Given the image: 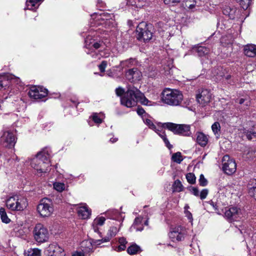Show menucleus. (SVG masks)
<instances>
[{"label":"nucleus","instance_id":"423d86ee","mask_svg":"<svg viewBox=\"0 0 256 256\" xmlns=\"http://www.w3.org/2000/svg\"><path fill=\"white\" fill-rule=\"evenodd\" d=\"M34 240L38 244H42L48 241L49 232L47 228L40 223L36 224L33 232Z\"/></svg>","mask_w":256,"mask_h":256},{"label":"nucleus","instance_id":"9d476101","mask_svg":"<svg viewBox=\"0 0 256 256\" xmlns=\"http://www.w3.org/2000/svg\"><path fill=\"white\" fill-rule=\"evenodd\" d=\"M102 42L96 38L95 37L88 36L85 39V47L88 50L86 52L88 54H92V57L99 58L93 49L97 50L102 46Z\"/></svg>","mask_w":256,"mask_h":256},{"label":"nucleus","instance_id":"ddd939ff","mask_svg":"<svg viewBox=\"0 0 256 256\" xmlns=\"http://www.w3.org/2000/svg\"><path fill=\"white\" fill-rule=\"evenodd\" d=\"M94 21L95 24L104 25L105 27L108 28L113 20L112 16L108 13L102 12L100 14H94L92 16Z\"/></svg>","mask_w":256,"mask_h":256},{"label":"nucleus","instance_id":"bb28decb","mask_svg":"<svg viewBox=\"0 0 256 256\" xmlns=\"http://www.w3.org/2000/svg\"><path fill=\"white\" fill-rule=\"evenodd\" d=\"M105 220V218L102 216L98 217L94 220L92 226L94 232H98V226H102Z\"/></svg>","mask_w":256,"mask_h":256},{"label":"nucleus","instance_id":"7c9ffc66","mask_svg":"<svg viewBox=\"0 0 256 256\" xmlns=\"http://www.w3.org/2000/svg\"><path fill=\"white\" fill-rule=\"evenodd\" d=\"M24 256H40V250L37 248H30L24 252Z\"/></svg>","mask_w":256,"mask_h":256},{"label":"nucleus","instance_id":"f3484780","mask_svg":"<svg viewBox=\"0 0 256 256\" xmlns=\"http://www.w3.org/2000/svg\"><path fill=\"white\" fill-rule=\"evenodd\" d=\"M186 230L181 226H176L172 228L169 233V236L173 242H179L184 240Z\"/></svg>","mask_w":256,"mask_h":256},{"label":"nucleus","instance_id":"20e7f679","mask_svg":"<svg viewBox=\"0 0 256 256\" xmlns=\"http://www.w3.org/2000/svg\"><path fill=\"white\" fill-rule=\"evenodd\" d=\"M162 94V102L169 106H180L183 100V95L181 92L176 89L166 88Z\"/></svg>","mask_w":256,"mask_h":256},{"label":"nucleus","instance_id":"39448f33","mask_svg":"<svg viewBox=\"0 0 256 256\" xmlns=\"http://www.w3.org/2000/svg\"><path fill=\"white\" fill-rule=\"evenodd\" d=\"M28 204L26 198L18 195L10 197L6 202V207L12 210H23L27 207Z\"/></svg>","mask_w":256,"mask_h":256},{"label":"nucleus","instance_id":"6e6552de","mask_svg":"<svg viewBox=\"0 0 256 256\" xmlns=\"http://www.w3.org/2000/svg\"><path fill=\"white\" fill-rule=\"evenodd\" d=\"M164 127H166L174 134L184 136H189L191 134L190 126L188 124H176L171 122L164 124Z\"/></svg>","mask_w":256,"mask_h":256},{"label":"nucleus","instance_id":"0e129e2a","mask_svg":"<svg viewBox=\"0 0 256 256\" xmlns=\"http://www.w3.org/2000/svg\"><path fill=\"white\" fill-rule=\"evenodd\" d=\"M126 248V246H125V245L122 246V245L120 244V246L116 248V250L117 252H120V251L124 250Z\"/></svg>","mask_w":256,"mask_h":256},{"label":"nucleus","instance_id":"6e6d98bb","mask_svg":"<svg viewBox=\"0 0 256 256\" xmlns=\"http://www.w3.org/2000/svg\"><path fill=\"white\" fill-rule=\"evenodd\" d=\"M244 103L246 106H248L250 105V101L249 100L240 98L239 101V104H242Z\"/></svg>","mask_w":256,"mask_h":256},{"label":"nucleus","instance_id":"b1692460","mask_svg":"<svg viewBox=\"0 0 256 256\" xmlns=\"http://www.w3.org/2000/svg\"><path fill=\"white\" fill-rule=\"evenodd\" d=\"M106 214L108 218L111 219L118 220L124 219L122 216L123 214L119 212L118 210H108Z\"/></svg>","mask_w":256,"mask_h":256},{"label":"nucleus","instance_id":"4468645a","mask_svg":"<svg viewBox=\"0 0 256 256\" xmlns=\"http://www.w3.org/2000/svg\"><path fill=\"white\" fill-rule=\"evenodd\" d=\"M222 170L228 174H234L236 169V164L233 158L228 155L224 156L222 160Z\"/></svg>","mask_w":256,"mask_h":256},{"label":"nucleus","instance_id":"ea45409f","mask_svg":"<svg viewBox=\"0 0 256 256\" xmlns=\"http://www.w3.org/2000/svg\"><path fill=\"white\" fill-rule=\"evenodd\" d=\"M212 130L214 134V135L216 136V137L218 138L220 136V124L218 122H215L212 126Z\"/></svg>","mask_w":256,"mask_h":256},{"label":"nucleus","instance_id":"a878e982","mask_svg":"<svg viewBox=\"0 0 256 256\" xmlns=\"http://www.w3.org/2000/svg\"><path fill=\"white\" fill-rule=\"evenodd\" d=\"M208 137L202 132H198L196 134V142L202 146H204L208 142Z\"/></svg>","mask_w":256,"mask_h":256},{"label":"nucleus","instance_id":"c03bdc74","mask_svg":"<svg viewBox=\"0 0 256 256\" xmlns=\"http://www.w3.org/2000/svg\"><path fill=\"white\" fill-rule=\"evenodd\" d=\"M210 204L218 214H220L223 212V208L220 206V203L216 202L214 204V202H212Z\"/></svg>","mask_w":256,"mask_h":256},{"label":"nucleus","instance_id":"a18cd8bd","mask_svg":"<svg viewBox=\"0 0 256 256\" xmlns=\"http://www.w3.org/2000/svg\"><path fill=\"white\" fill-rule=\"evenodd\" d=\"M243 9H247L250 5L251 0H236Z\"/></svg>","mask_w":256,"mask_h":256},{"label":"nucleus","instance_id":"0eeeda50","mask_svg":"<svg viewBox=\"0 0 256 256\" xmlns=\"http://www.w3.org/2000/svg\"><path fill=\"white\" fill-rule=\"evenodd\" d=\"M37 210L42 217L50 216L54 210L52 201L46 198L42 199L37 206Z\"/></svg>","mask_w":256,"mask_h":256},{"label":"nucleus","instance_id":"f03ea898","mask_svg":"<svg viewBox=\"0 0 256 256\" xmlns=\"http://www.w3.org/2000/svg\"><path fill=\"white\" fill-rule=\"evenodd\" d=\"M50 150L44 148L39 152L32 158H28L26 163L34 170L36 174L42 176L50 170Z\"/></svg>","mask_w":256,"mask_h":256},{"label":"nucleus","instance_id":"f704fd0d","mask_svg":"<svg viewBox=\"0 0 256 256\" xmlns=\"http://www.w3.org/2000/svg\"><path fill=\"white\" fill-rule=\"evenodd\" d=\"M54 188L58 192H62L66 188V186L63 182H54L53 184Z\"/></svg>","mask_w":256,"mask_h":256},{"label":"nucleus","instance_id":"de8ad7c7","mask_svg":"<svg viewBox=\"0 0 256 256\" xmlns=\"http://www.w3.org/2000/svg\"><path fill=\"white\" fill-rule=\"evenodd\" d=\"M188 182L190 184H194L196 182V176L192 173H188L186 176Z\"/></svg>","mask_w":256,"mask_h":256},{"label":"nucleus","instance_id":"393cba45","mask_svg":"<svg viewBox=\"0 0 256 256\" xmlns=\"http://www.w3.org/2000/svg\"><path fill=\"white\" fill-rule=\"evenodd\" d=\"M245 55L249 57L256 56V46L254 44H248L244 48Z\"/></svg>","mask_w":256,"mask_h":256},{"label":"nucleus","instance_id":"f8f14e48","mask_svg":"<svg viewBox=\"0 0 256 256\" xmlns=\"http://www.w3.org/2000/svg\"><path fill=\"white\" fill-rule=\"evenodd\" d=\"M0 144L8 148H13L16 142V138L14 132L10 130L4 131L0 138Z\"/></svg>","mask_w":256,"mask_h":256},{"label":"nucleus","instance_id":"6ab92c4d","mask_svg":"<svg viewBox=\"0 0 256 256\" xmlns=\"http://www.w3.org/2000/svg\"><path fill=\"white\" fill-rule=\"evenodd\" d=\"M211 94L208 90H202L196 96L198 102L202 106H205L210 100Z\"/></svg>","mask_w":256,"mask_h":256},{"label":"nucleus","instance_id":"dca6fc26","mask_svg":"<svg viewBox=\"0 0 256 256\" xmlns=\"http://www.w3.org/2000/svg\"><path fill=\"white\" fill-rule=\"evenodd\" d=\"M224 216L228 219L236 220L238 218L243 216L242 210L238 206L226 208Z\"/></svg>","mask_w":256,"mask_h":256},{"label":"nucleus","instance_id":"2eb2a0df","mask_svg":"<svg viewBox=\"0 0 256 256\" xmlns=\"http://www.w3.org/2000/svg\"><path fill=\"white\" fill-rule=\"evenodd\" d=\"M28 94L31 98L42 99L48 95V90L42 86H34L30 88Z\"/></svg>","mask_w":256,"mask_h":256},{"label":"nucleus","instance_id":"473e14b6","mask_svg":"<svg viewBox=\"0 0 256 256\" xmlns=\"http://www.w3.org/2000/svg\"><path fill=\"white\" fill-rule=\"evenodd\" d=\"M142 217H137L136 218L131 228H134L138 231L142 230H143V226L142 225H140L142 222Z\"/></svg>","mask_w":256,"mask_h":256},{"label":"nucleus","instance_id":"1a4fd4ad","mask_svg":"<svg viewBox=\"0 0 256 256\" xmlns=\"http://www.w3.org/2000/svg\"><path fill=\"white\" fill-rule=\"evenodd\" d=\"M144 122L150 128L154 130L162 138L166 146L170 150L172 146L170 144L168 140L166 137L164 132V125L161 126L160 124H154L152 121L148 118H146V120L144 119Z\"/></svg>","mask_w":256,"mask_h":256},{"label":"nucleus","instance_id":"603ef678","mask_svg":"<svg viewBox=\"0 0 256 256\" xmlns=\"http://www.w3.org/2000/svg\"><path fill=\"white\" fill-rule=\"evenodd\" d=\"M110 239L111 238L108 234H106V236L104 238L96 240V244H100L102 242H109Z\"/></svg>","mask_w":256,"mask_h":256},{"label":"nucleus","instance_id":"bf43d9fd","mask_svg":"<svg viewBox=\"0 0 256 256\" xmlns=\"http://www.w3.org/2000/svg\"><path fill=\"white\" fill-rule=\"evenodd\" d=\"M184 214L187 218L190 220V222H192L193 218L192 213L188 210H184Z\"/></svg>","mask_w":256,"mask_h":256},{"label":"nucleus","instance_id":"052dcab7","mask_svg":"<svg viewBox=\"0 0 256 256\" xmlns=\"http://www.w3.org/2000/svg\"><path fill=\"white\" fill-rule=\"evenodd\" d=\"M192 192L194 195L196 196H199L200 192L196 188H192Z\"/></svg>","mask_w":256,"mask_h":256},{"label":"nucleus","instance_id":"5fc2aeb1","mask_svg":"<svg viewBox=\"0 0 256 256\" xmlns=\"http://www.w3.org/2000/svg\"><path fill=\"white\" fill-rule=\"evenodd\" d=\"M107 66V62L106 61H102V63L98 66L99 69L101 72H104Z\"/></svg>","mask_w":256,"mask_h":256},{"label":"nucleus","instance_id":"4be33fe9","mask_svg":"<svg viewBox=\"0 0 256 256\" xmlns=\"http://www.w3.org/2000/svg\"><path fill=\"white\" fill-rule=\"evenodd\" d=\"M78 216L82 219H87L91 214V211L86 205L79 206L78 208Z\"/></svg>","mask_w":256,"mask_h":256},{"label":"nucleus","instance_id":"79ce46f5","mask_svg":"<svg viewBox=\"0 0 256 256\" xmlns=\"http://www.w3.org/2000/svg\"><path fill=\"white\" fill-rule=\"evenodd\" d=\"M172 160L173 162L178 164H180L183 160L182 154L180 152H177L172 154Z\"/></svg>","mask_w":256,"mask_h":256},{"label":"nucleus","instance_id":"4c0bfd02","mask_svg":"<svg viewBox=\"0 0 256 256\" xmlns=\"http://www.w3.org/2000/svg\"><path fill=\"white\" fill-rule=\"evenodd\" d=\"M120 228L116 226H110L108 230L107 234L112 238L116 236Z\"/></svg>","mask_w":256,"mask_h":256},{"label":"nucleus","instance_id":"2f4dec72","mask_svg":"<svg viewBox=\"0 0 256 256\" xmlns=\"http://www.w3.org/2000/svg\"><path fill=\"white\" fill-rule=\"evenodd\" d=\"M104 117V114L102 113H94L90 117V118H92L96 124H100L102 122Z\"/></svg>","mask_w":256,"mask_h":256},{"label":"nucleus","instance_id":"49530a36","mask_svg":"<svg viewBox=\"0 0 256 256\" xmlns=\"http://www.w3.org/2000/svg\"><path fill=\"white\" fill-rule=\"evenodd\" d=\"M134 62V60L133 58H130L124 61H122L120 62V66L122 68L124 66H130Z\"/></svg>","mask_w":256,"mask_h":256},{"label":"nucleus","instance_id":"e2e57ef3","mask_svg":"<svg viewBox=\"0 0 256 256\" xmlns=\"http://www.w3.org/2000/svg\"><path fill=\"white\" fill-rule=\"evenodd\" d=\"M137 113L138 115L142 116L145 113V110L142 108H138L137 109Z\"/></svg>","mask_w":256,"mask_h":256},{"label":"nucleus","instance_id":"a211bd4d","mask_svg":"<svg viewBox=\"0 0 256 256\" xmlns=\"http://www.w3.org/2000/svg\"><path fill=\"white\" fill-rule=\"evenodd\" d=\"M45 252L46 256H64V250L56 243L50 244L46 248Z\"/></svg>","mask_w":256,"mask_h":256},{"label":"nucleus","instance_id":"f257e3e1","mask_svg":"<svg viewBox=\"0 0 256 256\" xmlns=\"http://www.w3.org/2000/svg\"><path fill=\"white\" fill-rule=\"evenodd\" d=\"M116 92L118 96L124 94L120 99L121 104L128 108L135 106L138 102L146 106H154L156 104L148 100L138 88L132 85L128 86L126 92L124 89L120 87L116 88Z\"/></svg>","mask_w":256,"mask_h":256},{"label":"nucleus","instance_id":"412c9836","mask_svg":"<svg viewBox=\"0 0 256 256\" xmlns=\"http://www.w3.org/2000/svg\"><path fill=\"white\" fill-rule=\"evenodd\" d=\"M81 250L86 256H90L93 252V246L89 240H84L81 244Z\"/></svg>","mask_w":256,"mask_h":256},{"label":"nucleus","instance_id":"58836bf2","mask_svg":"<svg viewBox=\"0 0 256 256\" xmlns=\"http://www.w3.org/2000/svg\"><path fill=\"white\" fill-rule=\"evenodd\" d=\"M0 216L1 218V220L3 222L6 224H8L10 222V219L8 218L6 213V212L5 209L4 208H0Z\"/></svg>","mask_w":256,"mask_h":256},{"label":"nucleus","instance_id":"c85d7f7f","mask_svg":"<svg viewBox=\"0 0 256 256\" xmlns=\"http://www.w3.org/2000/svg\"><path fill=\"white\" fill-rule=\"evenodd\" d=\"M42 0H27L26 2V8L34 10L37 9L39 6V4L36 6L37 4Z\"/></svg>","mask_w":256,"mask_h":256},{"label":"nucleus","instance_id":"e433bc0d","mask_svg":"<svg viewBox=\"0 0 256 256\" xmlns=\"http://www.w3.org/2000/svg\"><path fill=\"white\" fill-rule=\"evenodd\" d=\"M196 50L200 56H206L210 52V50L208 48L202 46H198Z\"/></svg>","mask_w":256,"mask_h":256},{"label":"nucleus","instance_id":"a19ab883","mask_svg":"<svg viewBox=\"0 0 256 256\" xmlns=\"http://www.w3.org/2000/svg\"><path fill=\"white\" fill-rule=\"evenodd\" d=\"M198 0H185V6L190 10H192L195 8L198 3Z\"/></svg>","mask_w":256,"mask_h":256},{"label":"nucleus","instance_id":"cd10ccee","mask_svg":"<svg viewBox=\"0 0 256 256\" xmlns=\"http://www.w3.org/2000/svg\"><path fill=\"white\" fill-rule=\"evenodd\" d=\"M147 1L148 0H127V4L137 8H141L148 4Z\"/></svg>","mask_w":256,"mask_h":256},{"label":"nucleus","instance_id":"4d7b16f0","mask_svg":"<svg viewBox=\"0 0 256 256\" xmlns=\"http://www.w3.org/2000/svg\"><path fill=\"white\" fill-rule=\"evenodd\" d=\"M181 0H164V2L166 4H172L176 3H178Z\"/></svg>","mask_w":256,"mask_h":256},{"label":"nucleus","instance_id":"864d4df0","mask_svg":"<svg viewBox=\"0 0 256 256\" xmlns=\"http://www.w3.org/2000/svg\"><path fill=\"white\" fill-rule=\"evenodd\" d=\"M253 156V152L252 151L248 150L245 151L243 154V157L246 159H249L252 158Z\"/></svg>","mask_w":256,"mask_h":256},{"label":"nucleus","instance_id":"7ed1b4c3","mask_svg":"<svg viewBox=\"0 0 256 256\" xmlns=\"http://www.w3.org/2000/svg\"><path fill=\"white\" fill-rule=\"evenodd\" d=\"M24 84L19 78L12 74H6L0 80V89L8 88L10 93H17L23 88ZM10 94V96H12Z\"/></svg>","mask_w":256,"mask_h":256},{"label":"nucleus","instance_id":"3c124183","mask_svg":"<svg viewBox=\"0 0 256 256\" xmlns=\"http://www.w3.org/2000/svg\"><path fill=\"white\" fill-rule=\"evenodd\" d=\"M200 184L202 186H206L208 184L207 180L203 174H200L199 179Z\"/></svg>","mask_w":256,"mask_h":256},{"label":"nucleus","instance_id":"c9c22d12","mask_svg":"<svg viewBox=\"0 0 256 256\" xmlns=\"http://www.w3.org/2000/svg\"><path fill=\"white\" fill-rule=\"evenodd\" d=\"M235 8H232L230 7L226 8L223 11L225 15L228 16L230 19L234 18Z\"/></svg>","mask_w":256,"mask_h":256},{"label":"nucleus","instance_id":"09e8293b","mask_svg":"<svg viewBox=\"0 0 256 256\" xmlns=\"http://www.w3.org/2000/svg\"><path fill=\"white\" fill-rule=\"evenodd\" d=\"M222 70V68H220V69H218V70L220 72V73H218V72H215L214 74V76H216V79L218 80H220L221 78H222L223 76H224V72H221Z\"/></svg>","mask_w":256,"mask_h":256},{"label":"nucleus","instance_id":"aec40b11","mask_svg":"<svg viewBox=\"0 0 256 256\" xmlns=\"http://www.w3.org/2000/svg\"><path fill=\"white\" fill-rule=\"evenodd\" d=\"M142 76V73L137 68H132L128 70L126 73V77L130 82L139 80Z\"/></svg>","mask_w":256,"mask_h":256},{"label":"nucleus","instance_id":"72a5a7b5","mask_svg":"<svg viewBox=\"0 0 256 256\" xmlns=\"http://www.w3.org/2000/svg\"><path fill=\"white\" fill-rule=\"evenodd\" d=\"M250 185L252 186L249 189V194L256 200V179L252 180Z\"/></svg>","mask_w":256,"mask_h":256},{"label":"nucleus","instance_id":"69168bd1","mask_svg":"<svg viewBox=\"0 0 256 256\" xmlns=\"http://www.w3.org/2000/svg\"><path fill=\"white\" fill-rule=\"evenodd\" d=\"M118 140V138H111L110 140V141L112 142V143L114 142H116Z\"/></svg>","mask_w":256,"mask_h":256},{"label":"nucleus","instance_id":"5701e85b","mask_svg":"<svg viewBox=\"0 0 256 256\" xmlns=\"http://www.w3.org/2000/svg\"><path fill=\"white\" fill-rule=\"evenodd\" d=\"M240 132L246 136V138L249 140L256 138V126L253 127L252 130L250 129V130H249L244 128L241 129Z\"/></svg>","mask_w":256,"mask_h":256},{"label":"nucleus","instance_id":"13d9d810","mask_svg":"<svg viewBox=\"0 0 256 256\" xmlns=\"http://www.w3.org/2000/svg\"><path fill=\"white\" fill-rule=\"evenodd\" d=\"M72 256H86L82 250H76L72 253Z\"/></svg>","mask_w":256,"mask_h":256},{"label":"nucleus","instance_id":"c756f323","mask_svg":"<svg viewBox=\"0 0 256 256\" xmlns=\"http://www.w3.org/2000/svg\"><path fill=\"white\" fill-rule=\"evenodd\" d=\"M142 250L137 244H134L130 245L127 249V252L130 255H134L140 252Z\"/></svg>","mask_w":256,"mask_h":256},{"label":"nucleus","instance_id":"37998d69","mask_svg":"<svg viewBox=\"0 0 256 256\" xmlns=\"http://www.w3.org/2000/svg\"><path fill=\"white\" fill-rule=\"evenodd\" d=\"M172 188L174 192H180L182 191V186L181 182L178 180H175L172 185Z\"/></svg>","mask_w":256,"mask_h":256},{"label":"nucleus","instance_id":"8fccbe9b","mask_svg":"<svg viewBox=\"0 0 256 256\" xmlns=\"http://www.w3.org/2000/svg\"><path fill=\"white\" fill-rule=\"evenodd\" d=\"M208 193V190L206 188L203 189L200 193L199 196L201 200H204L206 198Z\"/></svg>","mask_w":256,"mask_h":256},{"label":"nucleus","instance_id":"9b49d317","mask_svg":"<svg viewBox=\"0 0 256 256\" xmlns=\"http://www.w3.org/2000/svg\"><path fill=\"white\" fill-rule=\"evenodd\" d=\"M136 32L138 39L144 42H148L152 36L148 26L144 22H142L138 26Z\"/></svg>","mask_w":256,"mask_h":256},{"label":"nucleus","instance_id":"338daca9","mask_svg":"<svg viewBox=\"0 0 256 256\" xmlns=\"http://www.w3.org/2000/svg\"><path fill=\"white\" fill-rule=\"evenodd\" d=\"M190 208L189 206L188 205H186L184 206V210H188V209Z\"/></svg>","mask_w":256,"mask_h":256},{"label":"nucleus","instance_id":"774afa93","mask_svg":"<svg viewBox=\"0 0 256 256\" xmlns=\"http://www.w3.org/2000/svg\"><path fill=\"white\" fill-rule=\"evenodd\" d=\"M230 78V75H229V74H228V75H226V76H225V78H226V80L229 79Z\"/></svg>","mask_w":256,"mask_h":256},{"label":"nucleus","instance_id":"680f3d73","mask_svg":"<svg viewBox=\"0 0 256 256\" xmlns=\"http://www.w3.org/2000/svg\"><path fill=\"white\" fill-rule=\"evenodd\" d=\"M119 243L120 245H125L126 244L127 242L124 238H119Z\"/></svg>","mask_w":256,"mask_h":256}]
</instances>
